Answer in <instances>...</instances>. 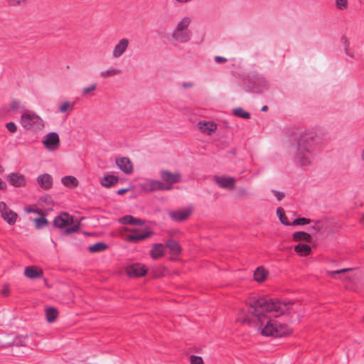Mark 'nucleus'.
Wrapping results in <instances>:
<instances>
[{
  "label": "nucleus",
  "mask_w": 364,
  "mask_h": 364,
  "mask_svg": "<svg viewBox=\"0 0 364 364\" xmlns=\"http://www.w3.org/2000/svg\"><path fill=\"white\" fill-rule=\"evenodd\" d=\"M250 314L254 317L256 330L263 336L282 337L291 333V329L272 317H278L287 310L289 303H281L262 296H252L246 302Z\"/></svg>",
  "instance_id": "1"
},
{
  "label": "nucleus",
  "mask_w": 364,
  "mask_h": 364,
  "mask_svg": "<svg viewBox=\"0 0 364 364\" xmlns=\"http://www.w3.org/2000/svg\"><path fill=\"white\" fill-rule=\"evenodd\" d=\"M314 139V134L305 131L298 135L288 146V152L296 166L304 168L312 164L311 144Z\"/></svg>",
  "instance_id": "2"
},
{
  "label": "nucleus",
  "mask_w": 364,
  "mask_h": 364,
  "mask_svg": "<svg viewBox=\"0 0 364 364\" xmlns=\"http://www.w3.org/2000/svg\"><path fill=\"white\" fill-rule=\"evenodd\" d=\"M192 23L193 18L191 16L184 15L181 17L171 33V40L174 43H188L192 38V32L190 29Z\"/></svg>",
  "instance_id": "3"
},
{
  "label": "nucleus",
  "mask_w": 364,
  "mask_h": 364,
  "mask_svg": "<svg viewBox=\"0 0 364 364\" xmlns=\"http://www.w3.org/2000/svg\"><path fill=\"white\" fill-rule=\"evenodd\" d=\"M21 126L28 130L38 132L41 130L44 127L43 119L36 114L26 111L21 117Z\"/></svg>",
  "instance_id": "4"
},
{
  "label": "nucleus",
  "mask_w": 364,
  "mask_h": 364,
  "mask_svg": "<svg viewBox=\"0 0 364 364\" xmlns=\"http://www.w3.org/2000/svg\"><path fill=\"white\" fill-rule=\"evenodd\" d=\"M159 176L163 183V191H170L174 183L181 181V173L178 171L171 172L167 169H162Z\"/></svg>",
  "instance_id": "5"
},
{
  "label": "nucleus",
  "mask_w": 364,
  "mask_h": 364,
  "mask_svg": "<svg viewBox=\"0 0 364 364\" xmlns=\"http://www.w3.org/2000/svg\"><path fill=\"white\" fill-rule=\"evenodd\" d=\"M193 208L191 206L180 208L168 212V216L170 218L177 223L183 222L189 218L192 215Z\"/></svg>",
  "instance_id": "6"
},
{
  "label": "nucleus",
  "mask_w": 364,
  "mask_h": 364,
  "mask_svg": "<svg viewBox=\"0 0 364 364\" xmlns=\"http://www.w3.org/2000/svg\"><path fill=\"white\" fill-rule=\"evenodd\" d=\"M214 182L221 188L232 191L235 188L236 181L235 178L229 176H214Z\"/></svg>",
  "instance_id": "7"
},
{
  "label": "nucleus",
  "mask_w": 364,
  "mask_h": 364,
  "mask_svg": "<svg viewBox=\"0 0 364 364\" xmlns=\"http://www.w3.org/2000/svg\"><path fill=\"white\" fill-rule=\"evenodd\" d=\"M0 213L2 218L10 225L16 223L18 215L14 211L11 210L6 204L5 202H0Z\"/></svg>",
  "instance_id": "8"
},
{
  "label": "nucleus",
  "mask_w": 364,
  "mask_h": 364,
  "mask_svg": "<svg viewBox=\"0 0 364 364\" xmlns=\"http://www.w3.org/2000/svg\"><path fill=\"white\" fill-rule=\"evenodd\" d=\"M43 143L48 150L55 151L60 146L59 136L56 132H50L45 136Z\"/></svg>",
  "instance_id": "9"
},
{
  "label": "nucleus",
  "mask_w": 364,
  "mask_h": 364,
  "mask_svg": "<svg viewBox=\"0 0 364 364\" xmlns=\"http://www.w3.org/2000/svg\"><path fill=\"white\" fill-rule=\"evenodd\" d=\"M153 234L151 225L138 219V241L146 240L151 237Z\"/></svg>",
  "instance_id": "10"
},
{
  "label": "nucleus",
  "mask_w": 364,
  "mask_h": 364,
  "mask_svg": "<svg viewBox=\"0 0 364 364\" xmlns=\"http://www.w3.org/2000/svg\"><path fill=\"white\" fill-rule=\"evenodd\" d=\"M73 223V218L67 213H62L56 216L53 225L60 229L64 228Z\"/></svg>",
  "instance_id": "11"
},
{
  "label": "nucleus",
  "mask_w": 364,
  "mask_h": 364,
  "mask_svg": "<svg viewBox=\"0 0 364 364\" xmlns=\"http://www.w3.org/2000/svg\"><path fill=\"white\" fill-rule=\"evenodd\" d=\"M140 186L145 192L163 191V183L156 180H145Z\"/></svg>",
  "instance_id": "12"
},
{
  "label": "nucleus",
  "mask_w": 364,
  "mask_h": 364,
  "mask_svg": "<svg viewBox=\"0 0 364 364\" xmlns=\"http://www.w3.org/2000/svg\"><path fill=\"white\" fill-rule=\"evenodd\" d=\"M198 129L203 134L211 135L217 130V124L210 121H201L197 124Z\"/></svg>",
  "instance_id": "13"
},
{
  "label": "nucleus",
  "mask_w": 364,
  "mask_h": 364,
  "mask_svg": "<svg viewBox=\"0 0 364 364\" xmlns=\"http://www.w3.org/2000/svg\"><path fill=\"white\" fill-rule=\"evenodd\" d=\"M129 44V41L127 38H122L113 49V58H118L121 57L127 49Z\"/></svg>",
  "instance_id": "14"
},
{
  "label": "nucleus",
  "mask_w": 364,
  "mask_h": 364,
  "mask_svg": "<svg viewBox=\"0 0 364 364\" xmlns=\"http://www.w3.org/2000/svg\"><path fill=\"white\" fill-rule=\"evenodd\" d=\"M7 179L15 187L24 186L26 183L25 176L19 173H10L8 175Z\"/></svg>",
  "instance_id": "15"
},
{
  "label": "nucleus",
  "mask_w": 364,
  "mask_h": 364,
  "mask_svg": "<svg viewBox=\"0 0 364 364\" xmlns=\"http://www.w3.org/2000/svg\"><path fill=\"white\" fill-rule=\"evenodd\" d=\"M121 236L122 239L127 242H136V229L124 228L121 230Z\"/></svg>",
  "instance_id": "16"
},
{
  "label": "nucleus",
  "mask_w": 364,
  "mask_h": 364,
  "mask_svg": "<svg viewBox=\"0 0 364 364\" xmlns=\"http://www.w3.org/2000/svg\"><path fill=\"white\" fill-rule=\"evenodd\" d=\"M165 253L164 245L161 243L153 245L150 250V256L153 259H158L163 257Z\"/></svg>",
  "instance_id": "17"
},
{
  "label": "nucleus",
  "mask_w": 364,
  "mask_h": 364,
  "mask_svg": "<svg viewBox=\"0 0 364 364\" xmlns=\"http://www.w3.org/2000/svg\"><path fill=\"white\" fill-rule=\"evenodd\" d=\"M117 166L125 173H129L132 171V165L130 160L127 157H122L116 160Z\"/></svg>",
  "instance_id": "18"
},
{
  "label": "nucleus",
  "mask_w": 364,
  "mask_h": 364,
  "mask_svg": "<svg viewBox=\"0 0 364 364\" xmlns=\"http://www.w3.org/2000/svg\"><path fill=\"white\" fill-rule=\"evenodd\" d=\"M269 276V271L264 267H257L254 272V280L257 282L262 283L264 282Z\"/></svg>",
  "instance_id": "19"
},
{
  "label": "nucleus",
  "mask_w": 364,
  "mask_h": 364,
  "mask_svg": "<svg viewBox=\"0 0 364 364\" xmlns=\"http://www.w3.org/2000/svg\"><path fill=\"white\" fill-rule=\"evenodd\" d=\"M37 182L43 188L49 189L53 185V178L50 174L44 173L37 178Z\"/></svg>",
  "instance_id": "20"
},
{
  "label": "nucleus",
  "mask_w": 364,
  "mask_h": 364,
  "mask_svg": "<svg viewBox=\"0 0 364 364\" xmlns=\"http://www.w3.org/2000/svg\"><path fill=\"white\" fill-rule=\"evenodd\" d=\"M166 246L168 249L170 254L173 256H178L182 251L181 245L173 240H167Z\"/></svg>",
  "instance_id": "21"
},
{
  "label": "nucleus",
  "mask_w": 364,
  "mask_h": 364,
  "mask_svg": "<svg viewBox=\"0 0 364 364\" xmlns=\"http://www.w3.org/2000/svg\"><path fill=\"white\" fill-rule=\"evenodd\" d=\"M311 223L312 224L309 230L311 232L312 235H322L323 233V223L320 220H311Z\"/></svg>",
  "instance_id": "22"
},
{
  "label": "nucleus",
  "mask_w": 364,
  "mask_h": 364,
  "mask_svg": "<svg viewBox=\"0 0 364 364\" xmlns=\"http://www.w3.org/2000/svg\"><path fill=\"white\" fill-rule=\"evenodd\" d=\"M24 274L26 277L30 279L38 278L42 274V271L36 267H27L25 268Z\"/></svg>",
  "instance_id": "23"
},
{
  "label": "nucleus",
  "mask_w": 364,
  "mask_h": 364,
  "mask_svg": "<svg viewBox=\"0 0 364 364\" xmlns=\"http://www.w3.org/2000/svg\"><path fill=\"white\" fill-rule=\"evenodd\" d=\"M292 237L293 240L296 242L304 241L310 242L311 241V235L303 231L295 232Z\"/></svg>",
  "instance_id": "24"
},
{
  "label": "nucleus",
  "mask_w": 364,
  "mask_h": 364,
  "mask_svg": "<svg viewBox=\"0 0 364 364\" xmlns=\"http://www.w3.org/2000/svg\"><path fill=\"white\" fill-rule=\"evenodd\" d=\"M117 182L118 178L112 175L105 176L100 181L101 185L106 188H109L115 185Z\"/></svg>",
  "instance_id": "25"
},
{
  "label": "nucleus",
  "mask_w": 364,
  "mask_h": 364,
  "mask_svg": "<svg viewBox=\"0 0 364 364\" xmlns=\"http://www.w3.org/2000/svg\"><path fill=\"white\" fill-rule=\"evenodd\" d=\"M295 252L301 257H305L311 253V248L309 245L305 244H299L294 247Z\"/></svg>",
  "instance_id": "26"
},
{
  "label": "nucleus",
  "mask_w": 364,
  "mask_h": 364,
  "mask_svg": "<svg viewBox=\"0 0 364 364\" xmlns=\"http://www.w3.org/2000/svg\"><path fill=\"white\" fill-rule=\"evenodd\" d=\"M62 183L68 187H76L78 185L77 179L72 176H66L61 178Z\"/></svg>",
  "instance_id": "27"
},
{
  "label": "nucleus",
  "mask_w": 364,
  "mask_h": 364,
  "mask_svg": "<svg viewBox=\"0 0 364 364\" xmlns=\"http://www.w3.org/2000/svg\"><path fill=\"white\" fill-rule=\"evenodd\" d=\"M120 73V70L114 68V67H110L108 69L101 71L100 73V75L102 77H113L119 75Z\"/></svg>",
  "instance_id": "28"
},
{
  "label": "nucleus",
  "mask_w": 364,
  "mask_h": 364,
  "mask_svg": "<svg viewBox=\"0 0 364 364\" xmlns=\"http://www.w3.org/2000/svg\"><path fill=\"white\" fill-rule=\"evenodd\" d=\"M107 248V245L104 242H97L88 247V250L90 252H100L105 250Z\"/></svg>",
  "instance_id": "29"
},
{
  "label": "nucleus",
  "mask_w": 364,
  "mask_h": 364,
  "mask_svg": "<svg viewBox=\"0 0 364 364\" xmlns=\"http://www.w3.org/2000/svg\"><path fill=\"white\" fill-rule=\"evenodd\" d=\"M58 314V310L55 308L47 309L46 311L47 321L50 323L53 322L57 318Z\"/></svg>",
  "instance_id": "30"
},
{
  "label": "nucleus",
  "mask_w": 364,
  "mask_h": 364,
  "mask_svg": "<svg viewBox=\"0 0 364 364\" xmlns=\"http://www.w3.org/2000/svg\"><path fill=\"white\" fill-rule=\"evenodd\" d=\"M74 102L68 101L64 102L60 105L58 111L60 113H64L68 110L72 111L74 109Z\"/></svg>",
  "instance_id": "31"
},
{
  "label": "nucleus",
  "mask_w": 364,
  "mask_h": 364,
  "mask_svg": "<svg viewBox=\"0 0 364 364\" xmlns=\"http://www.w3.org/2000/svg\"><path fill=\"white\" fill-rule=\"evenodd\" d=\"M237 197L238 198H245L250 196V191L244 186H240L237 188Z\"/></svg>",
  "instance_id": "32"
},
{
  "label": "nucleus",
  "mask_w": 364,
  "mask_h": 364,
  "mask_svg": "<svg viewBox=\"0 0 364 364\" xmlns=\"http://www.w3.org/2000/svg\"><path fill=\"white\" fill-rule=\"evenodd\" d=\"M119 222L124 225H136V218H134L131 215H125L119 218Z\"/></svg>",
  "instance_id": "33"
},
{
  "label": "nucleus",
  "mask_w": 364,
  "mask_h": 364,
  "mask_svg": "<svg viewBox=\"0 0 364 364\" xmlns=\"http://www.w3.org/2000/svg\"><path fill=\"white\" fill-rule=\"evenodd\" d=\"M277 214L281 221L285 225H289L290 223L288 221L287 217L284 214V211L282 208H278L277 210Z\"/></svg>",
  "instance_id": "34"
},
{
  "label": "nucleus",
  "mask_w": 364,
  "mask_h": 364,
  "mask_svg": "<svg viewBox=\"0 0 364 364\" xmlns=\"http://www.w3.org/2000/svg\"><path fill=\"white\" fill-rule=\"evenodd\" d=\"M335 6L339 11H345L348 8V0H335Z\"/></svg>",
  "instance_id": "35"
},
{
  "label": "nucleus",
  "mask_w": 364,
  "mask_h": 364,
  "mask_svg": "<svg viewBox=\"0 0 364 364\" xmlns=\"http://www.w3.org/2000/svg\"><path fill=\"white\" fill-rule=\"evenodd\" d=\"M234 114L237 117L243 118V119H249L250 117V114L242 108H236L234 109Z\"/></svg>",
  "instance_id": "36"
},
{
  "label": "nucleus",
  "mask_w": 364,
  "mask_h": 364,
  "mask_svg": "<svg viewBox=\"0 0 364 364\" xmlns=\"http://www.w3.org/2000/svg\"><path fill=\"white\" fill-rule=\"evenodd\" d=\"M127 274L132 278L136 277V264H132L128 266L126 269Z\"/></svg>",
  "instance_id": "37"
},
{
  "label": "nucleus",
  "mask_w": 364,
  "mask_h": 364,
  "mask_svg": "<svg viewBox=\"0 0 364 364\" xmlns=\"http://www.w3.org/2000/svg\"><path fill=\"white\" fill-rule=\"evenodd\" d=\"M34 221L37 229H41L44 225L48 223V220L44 217L36 218Z\"/></svg>",
  "instance_id": "38"
},
{
  "label": "nucleus",
  "mask_w": 364,
  "mask_h": 364,
  "mask_svg": "<svg viewBox=\"0 0 364 364\" xmlns=\"http://www.w3.org/2000/svg\"><path fill=\"white\" fill-rule=\"evenodd\" d=\"M311 220L306 218H299L292 223V225H306L311 223Z\"/></svg>",
  "instance_id": "39"
},
{
  "label": "nucleus",
  "mask_w": 364,
  "mask_h": 364,
  "mask_svg": "<svg viewBox=\"0 0 364 364\" xmlns=\"http://www.w3.org/2000/svg\"><path fill=\"white\" fill-rule=\"evenodd\" d=\"M26 336H17L13 341L14 344L17 346H26Z\"/></svg>",
  "instance_id": "40"
},
{
  "label": "nucleus",
  "mask_w": 364,
  "mask_h": 364,
  "mask_svg": "<svg viewBox=\"0 0 364 364\" xmlns=\"http://www.w3.org/2000/svg\"><path fill=\"white\" fill-rule=\"evenodd\" d=\"M97 88V85L95 83L91 84L90 86L84 87L82 89V94L84 95H87L91 94L93 91H95Z\"/></svg>",
  "instance_id": "41"
},
{
  "label": "nucleus",
  "mask_w": 364,
  "mask_h": 364,
  "mask_svg": "<svg viewBox=\"0 0 364 364\" xmlns=\"http://www.w3.org/2000/svg\"><path fill=\"white\" fill-rule=\"evenodd\" d=\"M191 364H204L203 358L200 356L191 355L190 356Z\"/></svg>",
  "instance_id": "42"
},
{
  "label": "nucleus",
  "mask_w": 364,
  "mask_h": 364,
  "mask_svg": "<svg viewBox=\"0 0 364 364\" xmlns=\"http://www.w3.org/2000/svg\"><path fill=\"white\" fill-rule=\"evenodd\" d=\"M21 107V102L16 100H14L10 102L9 108L12 111H16Z\"/></svg>",
  "instance_id": "43"
},
{
  "label": "nucleus",
  "mask_w": 364,
  "mask_h": 364,
  "mask_svg": "<svg viewBox=\"0 0 364 364\" xmlns=\"http://www.w3.org/2000/svg\"><path fill=\"white\" fill-rule=\"evenodd\" d=\"M79 230V225H75L72 227H68L65 231H64V234L65 235H70L73 232H75L77 231H78Z\"/></svg>",
  "instance_id": "44"
},
{
  "label": "nucleus",
  "mask_w": 364,
  "mask_h": 364,
  "mask_svg": "<svg viewBox=\"0 0 364 364\" xmlns=\"http://www.w3.org/2000/svg\"><path fill=\"white\" fill-rule=\"evenodd\" d=\"M6 127L11 133H14L17 130V127L15 124V123L13 122H10L6 123Z\"/></svg>",
  "instance_id": "45"
},
{
  "label": "nucleus",
  "mask_w": 364,
  "mask_h": 364,
  "mask_svg": "<svg viewBox=\"0 0 364 364\" xmlns=\"http://www.w3.org/2000/svg\"><path fill=\"white\" fill-rule=\"evenodd\" d=\"M273 195L277 198L278 200H281L284 198V193L283 192L272 191Z\"/></svg>",
  "instance_id": "46"
},
{
  "label": "nucleus",
  "mask_w": 364,
  "mask_h": 364,
  "mask_svg": "<svg viewBox=\"0 0 364 364\" xmlns=\"http://www.w3.org/2000/svg\"><path fill=\"white\" fill-rule=\"evenodd\" d=\"M147 269L145 266L138 267V277H141L146 274Z\"/></svg>",
  "instance_id": "47"
},
{
  "label": "nucleus",
  "mask_w": 364,
  "mask_h": 364,
  "mask_svg": "<svg viewBox=\"0 0 364 364\" xmlns=\"http://www.w3.org/2000/svg\"><path fill=\"white\" fill-rule=\"evenodd\" d=\"M41 200L42 202H44L46 203H47V204H52L53 203V200H52L51 197L49 196L41 197Z\"/></svg>",
  "instance_id": "48"
},
{
  "label": "nucleus",
  "mask_w": 364,
  "mask_h": 364,
  "mask_svg": "<svg viewBox=\"0 0 364 364\" xmlns=\"http://www.w3.org/2000/svg\"><path fill=\"white\" fill-rule=\"evenodd\" d=\"M341 42L343 45V47H344V49L345 48H350V41L349 40L346 38V37H342L341 38Z\"/></svg>",
  "instance_id": "49"
},
{
  "label": "nucleus",
  "mask_w": 364,
  "mask_h": 364,
  "mask_svg": "<svg viewBox=\"0 0 364 364\" xmlns=\"http://www.w3.org/2000/svg\"><path fill=\"white\" fill-rule=\"evenodd\" d=\"M11 5H17L24 3L26 0H6Z\"/></svg>",
  "instance_id": "50"
},
{
  "label": "nucleus",
  "mask_w": 364,
  "mask_h": 364,
  "mask_svg": "<svg viewBox=\"0 0 364 364\" xmlns=\"http://www.w3.org/2000/svg\"><path fill=\"white\" fill-rule=\"evenodd\" d=\"M215 62H217L218 63H225L227 61V59L225 58H223V57L215 56Z\"/></svg>",
  "instance_id": "51"
},
{
  "label": "nucleus",
  "mask_w": 364,
  "mask_h": 364,
  "mask_svg": "<svg viewBox=\"0 0 364 364\" xmlns=\"http://www.w3.org/2000/svg\"><path fill=\"white\" fill-rule=\"evenodd\" d=\"M344 51H345L346 54L347 55H348L350 58H353L355 57V56H354V53H353V52H351V51H350V48H348L347 49H346V48H345V49H344Z\"/></svg>",
  "instance_id": "52"
},
{
  "label": "nucleus",
  "mask_w": 364,
  "mask_h": 364,
  "mask_svg": "<svg viewBox=\"0 0 364 364\" xmlns=\"http://www.w3.org/2000/svg\"><path fill=\"white\" fill-rule=\"evenodd\" d=\"M344 51H345L346 54L347 55H348L350 58H353L355 57V56H354V53H353V52H351V51H350V48H348L347 49H346V48H345V49H344Z\"/></svg>",
  "instance_id": "53"
},
{
  "label": "nucleus",
  "mask_w": 364,
  "mask_h": 364,
  "mask_svg": "<svg viewBox=\"0 0 364 364\" xmlns=\"http://www.w3.org/2000/svg\"><path fill=\"white\" fill-rule=\"evenodd\" d=\"M194 84L191 82H185L183 83V87L184 88H190L193 87Z\"/></svg>",
  "instance_id": "54"
},
{
  "label": "nucleus",
  "mask_w": 364,
  "mask_h": 364,
  "mask_svg": "<svg viewBox=\"0 0 364 364\" xmlns=\"http://www.w3.org/2000/svg\"><path fill=\"white\" fill-rule=\"evenodd\" d=\"M351 270H352V269H350V268H346V269H341L339 270H336V272L338 274H343V273L348 272Z\"/></svg>",
  "instance_id": "55"
},
{
  "label": "nucleus",
  "mask_w": 364,
  "mask_h": 364,
  "mask_svg": "<svg viewBox=\"0 0 364 364\" xmlns=\"http://www.w3.org/2000/svg\"><path fill=\"white\" fill-rule=\"evenodd\" d=\"M174 2L179 4H188L191 2L193 0H173Z\"/></svg>",
  "instance_id": "56"
},
{
  "label": "nucleus",
  "mask_w": 364,
  "mask_h": 364,
  "mask_svg": "<svg viewBox=\"0 0 364 364\" xmlns=\"http://www.w3.org/2000/svg\"><path fill=\"white\" fill-rule=\"evenodd\" d=\"M6 187V183L0 178V190H4Z\"/></svg>",
  "instance_id": "57"
},
{
  "label": "nucleus",
  "mask_w": 364,
  "mask_h": 364,
  "mask_svg": "<svg viewBox=\"0 0 364 364\" xmlns=\"http://www.w3.org/2000/svg\"><path fill=\"white\" fill-rule=\"evenodd\" d=\"M127 189H126V188H122V189L118 190V191H117V194H119V195H122V194L124 193H125V192H127Z\"/></svg>",
  "instance_id": "58"
},
{
  "label": "nucleus",
  "mask_w": 364,
  "mask_h": 364,
  "mask_svg": "<svg viewBox=\"0 0 364 364\" xmlns=\"http://www.w3.org/2000/svg\"><path fill=\"white\" fill-rule=\"evenodd\" d=\"M328 276L333 277L335 274H338L336 271H331L327 272Z\"/></svg>",
  "instance_id": "59"
},
{
  "label": "nucleus",
  "mask_w": 364,
  "mask_h": 364,
  "mask_svg": "<svg viewBox=\"0 0 364 364\" xmlns=\"http://www.w3.org/2000/svg\"><path fill=\"white\" fill-rule=\"evenodd\" d=\"M26 211L27 213H36V212H37L35 209H33V208H26Z\"/></svg>",
  "instance_id": "60"
},
{
  "label": "nucleus",
  "mask_w": 364,
  "mask_h": 364,
  "mask_svg": "<svg viewBox=\"0 0 364 364\" xmlns=\"http://www.w3.org/2000/svg\"><path fill=\"white\" fill-rule=\"evenodd\" d=\"M360 159L362 161H364V148L363 149V150L360 153Z\"/></svg>",
  "instance_id": "61"
},
{
  "label": "nucleus",
  "mask_w": 364,
  "mask_h": 364,
  "mask_svg": "<svg viewBox=\"0 0 364 364\" xmlns=\"http://www.w3.org/2000/svg\"><path fill=\"white\" fill-rule=\"evenodd\" d=\"M2 293H3L4 295H7V294H8V293H9V291H8V289H3V291H2Z\"/></svg>",
  "instance_id": "62"
},
{
  "label": "nucleus",
  "mask_w": 364,
  "mask_h": 364,
  "mask_svg": "<svg viewBox=\"0 0 364 364\" xmlns=\"http://www.w3.org/2000/svg\"><path fill=\"white\" fill-rule=\"evenodd\" d=\"M267 109H268L267 106H264L262 107L261 110L262 112H266L267 110Z\"/></svg>",
  "instance_id": "63"
},
{
  "label": "nucleus",
  "mask_w": 364,
  "mask_h": 364,
  "mask_svg": "<svg viewBox=\"0 0 364 364\" xmlns=\"http://www.w3.org/2000/svg\"><path fill=\"white\" fill-rule=\"evenodd\" d=\"M50 240H51V242L53 244L54 247H55L56 246V243L54 242V240L52 238Z\"/></svg>",
  "instance_id": "64"
}]
</instances>
